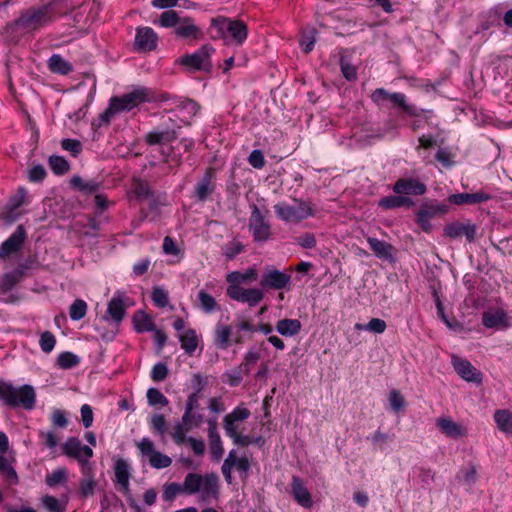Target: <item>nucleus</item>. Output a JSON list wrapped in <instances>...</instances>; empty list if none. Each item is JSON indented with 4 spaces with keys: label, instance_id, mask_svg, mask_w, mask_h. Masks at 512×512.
I'll return each instance as SVG.
<instances>
[{
    "label": "nucleus",
    "instance_id": "nucleus-62",
    "mask_svg": "<svg viewBox=\"0 0 512 512\" xmlns=\"http://www.w3.org/2000/svg\"><path fill=\"white\" fill-rule=\"evenodd\" d=\"M366 331L381 334L386 330V322L380 318H372L366 325Z\"/></svg>",
    "mask_w": 512,
    "mask_h": 512
},
{
    "label": "nucleus",
    "instance_id": "nucleus-3",
    "mask_svg": "<svg viewBox=\"0 0 512 512\" xmlns=\"http://www.w3.org/2000/svg\"><path fill=\"white\" fill-rule=\"evenodd\" d=\"M257 331L252 320L238 315L232 325L217 322L214 334V345L221 350L227 349L230 345H242L246 341V335H252Z\"/></svg>",
    "mask_w": 512,
    "mask_h": 512
},
{
    "label": "nucleus",
    "instance_id": "nucleus-55",
    "mask_svg": "<svg viewBox=\"0 0 512 512\" xmlns=\"http://www.w3.org/2000/svg\"><path fill=\"white\" fill-rule=\"evenodd\" d=\"M0 473L4 474L10 481H17L16 471L12 468L9 461L4 457V454H0Z\"/></svg>",
    "mask_w": 512,
    "mask_h": 512
},
{
    "label": "nucleus",
    "instance_id": "nucleus-33",
    "mask_svg": "<svg viewBox=\"0 0 512 512\" xmlns=\"http://www.w3.org/2000/svg\"><path fill=\"white\" fill-rule=\"evenodd\" d=\"M276 330L285 337H293L301 330V322L298 319H281L276 324Z\"/></svg>",
    "mask_w": 512,
    "mask_h": 512
},
{
    "label": "nucleus",
    "instance_id": "nucleus-63",
    "mask_svg": "<svg viewBox=\"0 0 512 512\" xmlns=\"http://www.w3.org/2000/svg\"><path fill=\"white\" fill-rule=\"evenodd\" d=\"M439 146V139L431 134L422 135L419 138V148L428 150Z\"/></svg>",
    "mask_w": 512,
    "mask_h": 512
},
{
    "label": "nucleus",
    "instance_id": "nucleus-37",
    "mask_svg": "<svg viewBox=\"0 0 512 512\" xmlns=\"http://www.w3.org/2000/svg\"><path fill=\"white\" fill-rule=\"evenodd\" d=\"M501 11L499 7H493L489 9L484 15L481 21L478 31H486L492 27L500 26Z\"/></svg>",
    "mask_w": 512,
    "mask_h": 512
},
{
    "label": "nucleus",
    "instance_id": "nucleus-52",
    "mask_svg": "<svg viewBox=\"0 0 512 512\" xmlns=\"http://www.w3.org/2000/svg\"><path fill=\"white\" fill-rule=\"evenodd\" d=\"M209 443L212 458L220 460L224 453L220 435L209 436Z\"/></svg>",
    "mask_w": 512,
    "mask_h": 512
},
{
    "label": "nucleus",
    "instance_id": "nucleus-9",
    "mask_svg": "<svg viewBox=\"0 0 512 512\" xmlns=\"http://www.w3.org/2000/svg\"><path fill=\"white\" fill-rule=\"evenodd\" d=\"M227 296L237 302L246 303L249 307L257 306L264 298L260 288H243L240 285H229L226 289Z\"/></svg>",
    "mask_w": 512,
    "mask_h": 512
},
{
    "label": "nucleus",
    "instance_id": "nucleus-23",
    "mask_svg": "<svg viewBox=\"0 0 512 512\" xmlns=\"http://www.w3.org/2000/svg\"><path fill=\"white\" fill-rule=\"evenodd\" d=\"M490 199L491 195L484 191H477L475 193H456L450 195L448 198L449 202L455 205L479 204L486 202Z\"/></svg>",
    "mask_w": 512,
    "mask_h": 512
},
{
    "label": "nucleus",
    "instance_id": "nucleus-29",
    "mask_svg": "<svg viewBox=\"0 0 512 512\" xmlns=\"http://www.w3.org/2000/svg\"><path fill=\"white\" fill-rule=\"evenodd\" d=\"M116 482L121 486L123 492L129 491L130 472L127 462L123 459H118L114 465Z\"/></svg>",
    "mask_w": 512,
    "mask_h": 512
},
{
    "label": "nucleus",
    "instance_id": "nucleus-27",
    "mask_svg": "<svg viewBox=\"0 0 512 512\" xmlns=\"http://www.w3.org/2000/svg\"><path fill=\"white\" fill-rule=\"evenodd\" d=\"M179 341L185 353L192 356L197 349L199 336L194 329L189 328L179 334Z\"/></svg>",
    "mask_w": 512,
    "mask_h": 512
},
{
    "label": "nucleus",
    "instance_id": "nucleus-64",
    "mask_svg": "<svg viewBox=\"0 0 512 512\" xmlns=\"http://www.w3.org/2000/svg\"><path fill=\"white\" fill-rule=\"evenodd\" d=\"M52 424L59 428H65L68 425V419L64 411L55 409L51 414Z\"/></svg>",
    "mask_w": 512,
    "mask_h": 512
},
{
    "label": "nucleus",
    "instance_id": "nucleus-12",
    "mask_svg": "<svg viewBox=\"0 0 512 512\" xmlns=\"http://www.w3.org/2000/svg\"><path fill=\"white\" fill-rule=\"evenodd\" d=\"M27 190L24 187H19L17 191L10 196L5 210L2 213V218L9 224L15 222L21 215L18 209L25 204H28Z\"/></svg>",
    "mask_w": 512,
    "mask_h": 512
},
{
    "label": "nucleus",
    "instance_id": "nucleus-1",
    "mask_svg": "<svg viewBox=\"0 0 512 512\" xmlns=\"http://www.w3.org/2000/svg\"><path fill=\"white\" fill-rule=\"evenodd\" d=\"M176 109H171L169 121L173 123L170 126H160L146 134V142L150 145H167L172 142L176 136V129L183 125H189L190 119L195 116L199 110V105L192 99H178L175 101Z\"/></svg>",
    "mask_w": 512,
    "mask_h": 512
},
{
    "label": "nucleus",
    "instance_id": "nucleus-11",
    "mask_svg": "<svg viewBox=\"0 0 512 512\" xmlns=\"http://www.w3.org/2000/svg\"><path fill=\"white\" fill-rule=\"evenodd\" d=\"M291 276L275 268H266L260 280V287L263 290H282L289 286Z\"/></svg>",
    "mask_w": 512,
    "mask_h": 512
},
{
    "label": "nucleus",
    "instance_id": "nucleus-19",
    "mask_svg": "<svg viewBox=\"0 0 512 512\" xmlns=\"http://www.w3.org/2000/svg\"><path fill=\"white\" fill-rule=\"evenodd\" d=\"M26 239V231L19 225L15 231L0 246V258H5L19 251Z\"/></svg>",
    "mask_w": 512,
    "mask_h": 512
},
{
    "label": "nucleus",
    "instance_id": "nucleus-43",
    "mask_svg": "<svg viewBox=\"0 0 512 512\" xmlns=\"http://www.w3.org/2000/svg\"><path fill=\"white\" fill-rule=\"evenodd\" d=\"M80 359L72 352H62L57 357V365L62 369H71L77 366Z\"/></svg>",
    "mask_w": 512,
    "mask_h": 512
},
{
    "label": "nucleus",
    "instance_id": "nucleus-40",
    "mask_svg": "<svg viewBox=\"0 0 512 512\" xmlns=\"http://www.w3.org/2000/svg\"><path fill=\"white\" fill-rule=\"evenodd\" d=\"M131 193H133L139 201L146 200L152 195L148 182L143 181L138 177L132 178Z\"/></svg>",
    "mask_w": 512,
    "mask_h": 512
},
{
    "label": "nucleus",
    "instance_id": "nucleus-22",
    "mask_svg": "<svg viewBox=\"0 0 512 512\" xmlns=\"http://www.w3.org/2000/svg\"><path fill=\"white\" fill-rule=\"evenodd\" d=\"M291 494L295 501L304 508H311L313 501L311 494L305 487L301 478L293 476L291 483Z\"/></svg>",
    "mask_w": 512,
    "mask_h": 512
},
{
    "label": "nucleus",
    "instance_id": "nucleus-39",
    "mask_svg": "<svg viewBox=\"0 0 512 512\" xmlns=\"http://www.w3.org/2000/svg\"><path fill=\"white\" fill-rule=\"evenodd\" d=\"M494 420L499 430L512 435V413L506 409L496 410Z\"/></svg>",
    "mask_w": 512,
    "mask_h": 512
},
{
    "label": "nucleus",
    "instance_id": "nucleus-16",
    "mask_svg": "<svg viewBox=\"0 0 512 512\" xmlns=\"http://www.w3.org/2000/svg\"><path fill=\"white\" fill-rule=\"evenodd\" d=\"M249 228L255 241H265L270 235V226L265 222L264 216L256 204L251 205Z\"/></svg>",
    "mask_w": 512,
    "mask_h": 512
},
{
    "label": "nucleus",
    "instance_id": "nucleus-60",
    "mask_svg": "<svg viewBox=\"0 0 512 512\" xmlns=\"http://www.w3.org/2000/svg\"><path fill=\"white\" fill-rule=\"evenodd\" d=\"M61 146L64 150L69 151L72 157H77L82 150L80 141L76 139H64Z\"/></svg>",
    "mask_w": 512,
    "mask_h": 512
},
{
    "label": "nucleus",
    "instance_id": "nucleus-48",
    "mask_svg": "<svg viewBox=\"0 0 512 512\" xmlns=\"http://www.w3.org/2000/svg\"><path fill=\"white\" fill-rule=\"evenodd\" d=\"M179 493H183L180 484L175 482L166 483L163 486L162 498L166 502H172Z\"/></svg>",
    "mask_w": 512,
    "mask_h": 512
},
{
    "label": "nucleus",
    "instance_id": "nucleus-58",
    "mask_svg": "<svg viewBox=\"0 0 512 512\" xmlns=\"http://www.w3.org/2000/svg\"><path fill=\"white\" fill-rule=\"evenodd\" d=\"M168 376V367L164 363H157L151 370V378L155 382H161Z\"/></svg>",
    "mask_w": 512,
    "mask_h": 512
},
{
    "label": "nucleus",
    "instance_id": "nucleus-34",
    "mask_svg": "<svg viewBox=\"0 0 512 512\" xmlns=\"http://www.w3.org/2000/svg\"><path fill=\"white\" fill-rule=\"evenodd\" d=\"M411 205H413V201L408 197L402 196V194L389 195L381 198L378 202V206L386 210Z\"/></svg>",
    "mask_w": 512,
    "mask_h": 512
},
{
    "label": "nucleus",
    "instance_id": "nucleus-8",
    "mask_svg": "<svg viewBox=\"0 0 512 512\" xmlns=\"http://www.w3.org/2000/svg\"><path fill=\"white\" fill-rule=\"evenodd\" d=\"M215 49L210 44L203 45L193 54H188L180 59V63L193 70L210 71L212 68L211 55Z\"/></svg>",
    "mask_w": 512,
    "mask_h": 512
},
{
    "label": "nucleus",
    "instance_id": "nucleus-28",
    "mask_svg": "<svg viewBox=\"0 0 512 512\" xmlns=\"http://www.w3.org/2000/svg\"><path fill=\"white\" fill-rule=\"evenodd\" d=\"M257 278L258 272L254 267H250L244 272L232 271L226 276V280L229 285H240L241 283L254 282Z\"/></svg>",
    "mask_w": 512,
    "mask_h": 512
},
{
    "label": "nucleus",
    "instance_id": "nucleus-30",
    "mask_svg": "<svg viewBox=\"0 0 512 512\" xmlns=\"http://www.w3.org/2000/svg\"><path fill=\"white\" fill-rule=\"evenodd\" d=\"M440 210L433 206H423L416 214V222L425 232H430L432 225L430 220L437 215Z\"/></svg>",
    "mask_w": 512,
    "mask_h": 512
},
{
    "label": "nucleus",
    "instance_id": "nucleus-57",
    "mask_svg": "<svg viewBox=\"0 0 512 512\" xmlns=\"http://www.w3.org/2000/svg\"><path fill=\"white\" fill-rule=\"evenodd\" d=\"M152 300L157 307L164 308L169 302L168 293L164 289L154 288L152 292Z\"/></svg>",
    "mask_w": 512,
    "mask_h": 512
},
{
    "label": "nucleus",
    "instance_id": "nucleus-24",
    "mask_svg": "<svg viewBox=\"0 0 512 512\" xmlns=\"http://www.w3.org/2000/svg\"><path fill=\"white\" fill-rule=\"evenodd\" d=\"M396 194L422 195L426 192V186L415 179H399L393 186Z\"/></svg>",
    "mask_w": 512,
    "mask_h": 512
},
{
    "label": "nucleus",
    "instance_id": "nucleus-5",
    "mask_svg": "<svg viewBox=\"0 0 512 512\" xmlns=\"http://www.w3.org/2000/svg\"><path fill=\"white\" fill-rule=\"evenodd\" d=\"M0 399L11 407H22L32 410L36 403V392L31 385L25 384L19 388L0 381Z\"/></svg>",
    "mask_w": 512,
    "mask_h": 512
},
{
    "label": "nucleus",
    "instance_id": "nucleus-10",
    "mask_svg": "<svg viewBox=\"0 0 512 512\" xmlns=\"http://www.w3.org/2000/svg\"><path fill=\"white\" fill-rule=\"evenodd\" d=\"M137 447L143 456L148 457L149 464L153 468H167L172 463V460L169 456L155 450L154 444L149 438H143L137 444Z\"/></svg>",
    "mask_w": 512,
    "mask_h": 512
},
{
    "label": "nucleus",
    "instance_id": "nucleus-38",
    "mask_svg": "<svg viewBox=\"0 0 512 512\" xmlns=\"http://www.w3.org/2000/svg\"><path fill=\"white\" fill-rule=\"evenodd\" d=\"M223 428L225 430V434L232 439L235 445L246 447L252 443L250 436L243 435L238 432L239 426L237 422L232 421V425L230 427L232 432L229 430L228 426H226V422H223Z\"/></svg>",
    "mask_w": 512,
    "mask_h": 512
},
{
    "label": "nucleus",
    "instance_id": "nucleus-50",
    "mask_svg": "<svg viewBox=\"0 0 512 512\" xmlns=\"http://www.w3.org/2000/svg\"><path fill=\"white\" fill-rule=\"evenodd\" d=\"M96 481L92 478H81L79 484V495L81 498L86 499L94 494Z\"/></svg>",
    "mask_w": 512,
    "mask_h": 512
},
{
    "label": "nucleus",
    "instance_id": "nucleus-13",
    "mask_svg": "<svg viewBox=\"0 0 512 512\" xmlns=\"http://www.w3.org/2000/svg\"><path fill=\"white\" fill-rule=\"evenodd\" d=\"M216 190V170L209 167L194 187L193 196L199 202L206 201Z\"/></svg>",
    "mask_w": 512,
    "mask_h": 512
},
{
    "label": "nucleus",
    "instance_id": "nucleus-17",
    "mask_svg": "<svg viewBox=\"0 0 512 512\" xmlns=\"http://www.w3.org/2000/svg\"><path fill=\"white\" fill-rule=\"evenodd\" d=\"M158 36L150 27H140L136 30L134 46L138 52L153 51L157 47Z\"/></svg>",
    "mask_w": 512,
    "mask_h": 512
},
{
    "label": "nucleus",
    "instance_id": "nucleus-18",
    "mask_svg": "<svg viewBox=\"0 0 512 512\" xmlns=\"http://www.w3.org/2000/svg\"><path fill=\"white\" fill-rule=\"evenodd\" d=\"M62 452L77 462L93 456V450L89 446L82 445L77 437H69L62 445Z\"/></svg>",
    "mask_w": 512,
    "mask_h": 512
},
{
    "label": "nucleus",
    "instance_id": "nucleus-26",
    "mask_svg": "<svg viewBox=\"0 0 512 512\" xmlns=\"http://www.w3.org/2000/svg\"><path fill=\"white\" fill-rule=\"evenodd\" d=\"M367 242L378 258L386 260L392 258L394 247L390 243L374 237H368Z\"/></svg>",
    "mask_w": 512,
    "mask_h": 512
},
{
    "label": "nucleus",
    "instance_id": "nucleus-49",
    "mask_svg": "<svg viewBox=\"0 0 512 512\" xmlns=\"http://www.w3.org/2000/svg\"><path fill=\"white\" fill-rule=\"evenodd\" d=\"M66 479H67L66 468H58L46 476L45 482L49 487H55L56 485L64 482Z\"/></svg>",
    "mask_w": 512,
    "mask_h": 512
},
{
    "label": "nucleus",
    "instance_id": "nucleus-53",
    "mask_svg": "<svg viewBox=\"0 0 512 512\" xmlns=\"http://www.w3.org/2000/svg\"><path fill=\"white\" fill-rule=\"evenodd\" d=\"M259 354L256 351H248L244 357L243 363L240 365L239 369L242 373L248 374L251 372L253 366L259 360Z\"/></svg>",
    "mask_w": 512,
    "mask_h": 512
},
{
    "label": "nucleus",
    "instance_id": "nucleus-31",
    "mask_svg": "<svg viewBox=\"0 0 512 512\" xmlns=\"http://www.w3.org/2000/svg\"><path fill=\"white\" fill-rule=\"evenodd\" d=\"M482 323L487 328H497L499 326H508V316L503 310L494 312H485L482 317Z\"/></svg>",
    "mask_w": 512,
    "mask_h": 512
},
{
    "label": "nucleus",
    "instance_id": "nucleus-4",
    "mask_svg": "<svg viewBox=\"0 0 512 512\" xmlns=\"http://www.w3.org/2000/svg\"><path fill=\"white\" fill-rule=\"evenodd\" d=\"M209 33L212 39H222L226 43L241 45L247 38V26L240 20L225 17L212 18Z\"/></svg>",
    "mask_w": 512,
    "mask_h": 512
},
{
    "label": "nucleus",
    "instance_id": "nucleus-47",
    "mask_svg": "<svg viewBox=\"0 0 512 512\" xmlns=\"http://www.w3.org/2000/svg\"><path fill=\"white\" fill-rule=\"evenodd\" d=\"M39 345L44 353H50L56 345V337L50 331H44L40 335Z\"/></svg>",
    "mask_w": 512,
    "mask_h": 512
},
{
    "label": "nucleus",
    "instance_id": "nucleus-41",
    "mask_svg": "<svg viewBox=\"0 0 512 512\" xmlns=\"http://www.w3.org/2000/svg\"><path fill=\"white\" fill-rule=\"evenodd\" d=\"M200 308L206 314L213 313L220 309V306L216 302L215 298L207 293L205 290H200L197 295Z\"/></svg>",
    "mask_w": 512,
    "mask_h": 512
},
{
    "label": "nucleus",
    "instance_id": "nucleus-46",
    "mask_svg": "<svg viewBox=\"0 0 512 512\" xmlns=\"http://www.w3.org/2000/svg\"><path fill=\"white\" fill-rule=\"evenodd\" d=\"M146 396L150 406H167L169 404L167 397L157 388H149Z\"/></svg>",
    "mask_w": 512,
    "mask_h": 512
},
{
    "label": "nucleus",
    "instance_id": "nucleus-56",
    "mask_svg": "<svg viewBox=\"0 0 512 512\" xmlns=\"http://www.w3.org/2000/svg\"><path fill=\"white\" fill-rule=\"evenodd\" d=\"M44 507L50 512H64L65 506H63L57 498L54 496L46 495L42 499Z\"/></svg>",
    "mask_w": 512,
    "mask_h": 512
},
{
    "label": "nucleus",
    "instance_id": "nucleus-42",
    "mask_svg": "<svg viewBox=\"0 0 512 512\" xmlns=\"http://www.w3.org/2000/svg\"><path fill=\"white\" fill-rule=\"evenodd\" d=\"M250 415L251 413L249 409L243 406H237L232 412L224 417L223 422H226V426H228L229 430L232 432V429L230 428L232 421L240 423L248 419Z\"/></svg>",
    "mask_w": 512,
    "mask_h": 512
},
{
    "label": "nucleus",
    "instance_id": "nucleus-51",
    "mask_svg": "<svg viewBox=\"0 0 512 512\" xmlns=\"http://www.w3.org/2000/svg\"><path fill=\"white\" fill-rule=\"evenodd\" d=\"M388 400L390 407L394 412H399L406 406V401L398 390H392L389 393Z\"/></svg>",
    "mask_w": 512,
    "mask_h": 512
},
{
    "label": "nucleus",
    "instance_id": "nucleus-61",
    "mask_svg": "<svg viewBox=\"0 0 512 512\" xmlns=\"http://www.w3.org/2000/svg\"><path fill=\"white\" fill-rule=\"evenodd\" d=\"M299 44L305 53L311 52L313 50L314 44H315V37L313 35V31L304 32L301 35Z\"/></svg>",
    "mask_w": 512,
    "mask_h": 512
},
{
    "label": "nucleus",
    "instance_id": "nucleus-36",
    "mask_svg": "<svg viewBox=\"0 0 512 512\" xmlns=\"http://www.w3.org/2000/svg\"><path fill=\"white\" fill-rule=\"evenodd\" d=\"M203 484V477L197 473H188L184 479L181 489L183 493L192 495L200 491Z\"/></svg>",
    "mask_w": 512,
    "mask_h": 512
},
{
    "label": "nucleus",
    "instance_id": "nucleus-32",
    "mask_svg": "<svg viewBox=\"0 0 512 512\" xmlns=\"http://www.w3.org/2000/svg\"><path fill=\"white\" fill-rule=\"evenodd\" d=\"M48 68L52 73L68 75L73 71V66L59 54H53L48 59Z\"/></svg>",
    "mask_w": 512,
    "mask_h": 512
},
{
    "label": "nucleus",
    "instance_id": "nucleus-2",
    "mask_svg": "<svg viewBox=\"0 0 512 512\" xmlns=\"http://www.w3.org/2000/svg\"><path fill=\"white\" fill-rule=\"evenodd\" d=\"M374 103L382 105L385 101H389L393 108L401 109L402 112L414 118L412 127L414 130L419 129L426 123L428 126H436L434 123L435 115L432 110L420 109L414 104L407 102L406 95L401 92L390 93L384 88H377L371 94Z\"/></svg>",
    "mask_w": 512,
    "mask_h": 512
},
{
    "label": "nucleus",
    "instance_id": "nucleus-20",
    "mask_svg": "<svg viewBox=\"0 0 512 512\" xmlns=\"http://www.w3.org/2000/svg\"><path fill=\"white\" fill-rule=\"evenodd\" d=\"M452 364L458 375L465 381L481 383L482 373L478 371L468 360L453 356Z\"/></svg>",
    "mask_w": 512,
    "mask_h": 512
},
{
    "label": "nucleus",
    "instance_id": "nucleus-7",
    "mask_svg": "<svg viewBox=\"0 0 512 512\" xmlns=\"http://www.w3.org/2000/svg\"><path fill=\"white\" fill-rule=\"evenodd\" d=\"M152 100L151 91L145 87H139L131 92L125 93L120 97H112L111 101L120 112L131 111L133 108L143 102Z\"/></svg>",
    "mask_w": 512,
    "mask_h": 512
},
{
    "label": "nucleus",
    "instance_id": "nucleus-25",
    "mask_svg": "<svg viewBox=\"0 0 512 512\" xmlns=\"http://www.w3.org/2000/svg\"><path fill=\"white\" fill-rule=\"evenodd\" d=\"M128 299L122 293L115 294L108 303L107 313L111 319L119 323L125 316Z\"/></svg>",
    "mask_w": 512,
    "mask_h": 512
},
{
    "label": "nucleus",
    "instance_id": "nucleus-59",
    "mask_svg": "<svg viewBox=\"0 0 512 512\" xmlns=\"http://www.w3.org/2000/svg\"><path fill=\"white\" fill-rule=\"evenodd\" d=\"M47 173L45 168L42 165H34L32 168L28 170V179L30 182H42Z\"/></svg>",
    "mask_w": 512,
    "mask_h": 512
},
{
    "label": "nucleus",
    "instance_id": "nucleus-35",
    "mask_svg": "<svg viewBox=\"0 0 512 512\" xmlns=\"http://www.w3.org/2000/svg\"><path fill=\"white\" fill-rule=\"evenodd\" d=\"M133 323L135 330L139 333L151 332L155 330V325L152 318L144 311H136L133 316Z\"/></svg>",
    "mask_w": 512,
    "mask_h": 512
},
{
    "label": "nucleus",
    "instance_id": "nucleus-44",
    "mask_svg": "<svg viewBox=\"0 0 512 512\" xmlns=\"http://www.w3.org/2000/svg\"><path fill=\"white\" fill-rule=\"evenodd\" d=\"M181 17H179L178 13L174 10L164 11L159 19V23L162 27L176 29L177 25L181 21Z\"/></svg>",
    "mask_w": 512,
    "mask_h": 512
},
{
    "label": "nucleus",
    "instance_id": "nucleus-14",
    "mask_svg": "<svg viewBox=\"0 0 512 512\" xmlns=\"http://www.w3.org/2000/svg\"><path fill=\"white\" fill-rule=\"evenodd\" d=\"M443 234L450 239L465 237V239L471 243L475 240L476 226L469 221H454L445 225Z\"/></svg>",
    "mask_w": 512,
    "mask_h": 512
},
{
    "label": "nucleus",
    "instance_id": "nucleus-54",
    "mask_svg": "<svg viewBox=\"0 0 512 512\" xmlns=\"http://www.w3.org/2000/svg\"><path fill=\"white\" fill-rule=\"evenodd\" d=\"M340 68L343 76L348 81H355L357 79V69L345 57L340 59Z\"/></svg>",
    "mask_w": 512,
    "mask_h": 512
},
{
    "label": "nucleus",
    "instance_id": "nucleus-15",
    "mask_svg": "<svg viewBox=\"0 0 512 512\" xmlns=\"http://www.w3.org/2000/svg\"><path fill=\"white\" fill-rule=\"evenodd\" d=\"M176 38L186 40L188 42H196L204 38L203 30L197 26L190 17H183L176 29L174 30Z\"/></svg>",
    "mask_w": 512,
    "mask_h": 512
},
{
    "label": "nucleus",
    "instance_id": "nucleus-21",
    "mask_svg": "<svg viewBox=\"0 0 512 512\" xmlns=\"http://www.w3.org/2000/svg\"><path fill=\"white\" fill-rule=\"evenodd\" d=\"M436 427L443 433L446 437L452 439H458L466 436L467 430L466 428L460 424L455 422L450 417H439L436 419Z\"/></svg>",
    "mask_w": 512,
    "mask_h": 512
},
{
    "label": "nucleus",
    "instance_id": "nucleus-45",
    "mask_svg": "<svg viewBox=\"0 0 512 512\" xmlns=\"http://www.w3.org/2000/svg\"><path fill=\"white\" fill-rule=\"evenodd\" d=\"M87 312V304L84 300H75L69 308V316L72 320L78 321L85 317Z\"/></svg>",
    "mask_w": 512,
    "mask_h": 512
},
{
    "label": "nucleus",
    "instance_id": "nucleus-6",
    "mask_svg": "<svg viewBox=\"0 0 512 512\" xmlns=\"http://www.w3.org/2000/svg\"><path fill=\"white\" fill-rule=\"evenodd\" d=\"M276 215L285 222H300L313 215L309 202L294 199L292 204L279 203L274 206Z\"/></svg>",
    "mask_w": 512,
    "mask_h": 512
}]
</instances>
